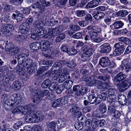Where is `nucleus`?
<instances>
[{
	"label": "nucleus",
	"instance_id": "4468645a",
	"mask_svg": "<svg viewBox=\"0 0 131 131\" xmlns=\"http://www.w3.org/2000/svg\"><path fill=\"white\" fill-rule=\"evenodd\" d=\"M127 75L122 72H120L114 78L113 80L116 82H119L126 78Z\"/></svg>",
	"mask_w": 131,
	"mask_h": 131
},
{
	"label": "nucleus",
	"instance_id": "f8f14e48",
	"mask_svg": "<svg viewBox=\"0 0 131 131\" xmlns=\"http://www.w3.org/2000/svg\"><path fill=\"white\" fill-rule=\"evenodd\" d=\"M34 105L30 103L27 105H26L24 106H21V112L23 113L24 114H26L29 112H30L33 111L32 108L34 107Z\"/></svg>",
	"mask_w": 131,
	"mask_h": 131
},
{
	"label": "nucleus",
	"instance_id": "e433bc0d",
	"mask_svg": "<svg viewBox=\"0 0 131 131\" xmlns=\"http://www.w3.org/2000/svg\"><path fill=\"white\" fill-rule=\"evenodd\" d=\"M99 110L102 114L105 113L107 111V107L106 105L104 103L100 104L98 106Z\"/></svg>",
	"mask_w": 131,
	"mask_h": 131
},
{
	"label": "nucleus",
	"instance_id": "3c124183",
	"mask_svg": "<svg viewBox=\"0 0 131 131\" xmlns=\"http://www.w3.org/2000/svg\"><path fill=\"white\" fill-rule=\"evenodd\" d=\"M48 66H43L40 68L37 71V73L38 74H40L43 72L48 68Z\"/></svg>",
	"mask_w": 131,
	"mask_h": 131
},
{
	"label": "nucleus",
	"instance_id": "b1692460",
	"mask_svg": "<svg viewBox=\"0 0 131 131\" xmlns=\"http://www.w3.org/2000/svg\"><path fill=\"white\" fill-rule=\"evenodd\" d=\"M99 4L98 0H93L88 3L86 6L88 8H93L97 6Z\"/></svg>",
	"mask_w": 131,
	"mask_h": 131
},
{
	"label": "nucleus",
	"instance_id": "4be33fe9",
	"mask_svg": "<svg viewBox=\"0 0 131 131\" xmlns=\"http://www.w3.org/2000/svg\"><path fill=\"white\" fill-rule=\"evenodd\" d=\"M127 63V62L125 61V59L122 62L121 65L119 66V67L113 71L112 74H115L120 71H122L124 69V68H125V65Z\"/></svg>",
	"mask_w": 131,
	"mask_h": 131
},
{
	"label": "nucleus",
	"instance_id": "39448f33",
	"mask_svg": "<svg viewBox=\"0 0 131 131\" xmlns=\"http://www.w3.org/2000/svg\"><path fill=\"white\" fill-rule=\"evenodd\" d=\"M107 96L106 93H102L101 94L97 95L96 97L93 94L91 95L88 97L89 103L93 104L96 102L98 104L101 103L102 100L105 101Z\"/></svg>",
	"mask_w": 131,
	"mask_h": 131
},
{
	"label": "nucleus",
	"instance_id": "7ed1b4c3",
	"mask_svg": "<svg viewBox=\"0 0 131 131\" xmlns=\"http://www.w3.org/2000/svg\"><path fill=\"white\" fill-rule=\"evenodd\" d=\"M44 118V116L41 114H37L34 111L28 114L25 118V121L28 123L39 122Z\"/></svg>",
	"mask_w": 131,
	"mask_h": 131
},
{
	"label": "nucleus",
	"instance_id": "e2e57ef3",
	"mask_svg": "<svg viewBox=\"0 0 131 131\" xmlns=\"http://www.w3.org/2000/svg\"><path fill=\"white\" fill-rule=\"evenodd\" d=\"M21 106H18L14 108L12 111L13 114H16L21 112Z\"/></svg>",
	"mask_w": 131,
	"mask_h": 131
},
{
	"label": "nucleus",
	"instance_id": "0eeeda50",
	"mask_svg": "<svg viewBox=\"0 0 131 131\" xmlns=\"http://www.w3.org/2000/svg\"><path fill=\"white\" fill-rule=\"evenodd\" d=\"M62 27L61 26L56 27L54 28H51L49 29L48 31V35L49 37V39L50 38V37L52 36H54L57 35L58 34L62 32ZM52 39L53 40L52 38Z\"/></svg>",
	"mask_w": 131,
	"mask_h": 131
},
{
	"label": "nucleus",
	"instance_id": "a18cd8bd",
	"mask_svg": "<svg viewBox=\"0 0 131 131\" xmlns=\"http://www.w3.org/2000/svg\"><path fill=\"white\" fill-rule=\"evenodd\" d=\"M65 35L64 34L61 33L56 38V41L57 42H59L63 40L65 38Z\"/></svg>",
	"mask_w": 131,
	"mask_h": 131
},
{
	"label": "nucleus",
	"instance_id": "c85d7f7f",
	"mask_svg": "<svg viewBox=\"0 0 131 131\" xmlns=\"http://www.w3.org/2000/svg\"><path fill=\"white\" fill-rule=\"evenodd\" d=\"M81 86L80 85H76L74 86L73 87V90L75 92L74 95L77 96L81 95Z\"/></svg>",
	"mask_w": 131,
	"mask_h": 131
},
{
	"label": "nucleus",
	"instance_id": "aec40b11",
	"mask_svg": "<svg viewBox=\"0 0 131 131\" xmlns=\"http://www.w3.org/2000/svg\"><path fill=\"white\" fill-rule=\"evenodd\" d=\"M34 5V6L32 5V7L33 8H35L36 7V8H38L40 12H39V13H43V12L45 11V5H42L41 4H40L39 2L35 3Z\"/></svg>",
	"mask_w": 131,
	"mask_h": 131
},
{
	"label": "nucleus",
	"instance_id": "37998d69",
	"mask_svg": "<svg viewBox=\"0 0 131 131\" xmlns=\"http://www.w3.org/2000/svg\"><path fill=\"white\" fill-rule=\"evenodd\" d=\"M43 24L42 21L40 19L36 20L34 22L33 26L37 28L42 27Z\"/></svg>",
	"mask_w": 131,
	"mask_h": 131
},
{
	"label": "nucleus",
	"instance_id": "052dcab7",
	"mask_svg": "<svg viewBox=\"0 0 131 131\" xmlns=\"http://www.w3.org/2000/svg\"><path fill=\"white\" fill-rule=\"evenodd\" d=\"M23 0H10L9 2L11 4L18 5L19 4H21L23 2Z\"/></svg>",
	"mask_w": 131,
	"mask_h": 131
},
{
	"label": "nucleus",
	"instance_id": "c03bdc74",
	"mask_svg": "<svg viewBox=\"0 0 131 131\" xmlns=\"http://www.w3.org/2000/svg\"><path fill=\"white\" fill-rule=\"evenodd\" d=\"M37 30L38 33V35L40 36L43 35L47 32L46 30L42 27L37 28Z\"/></svg>",
	"mask_w": 131,
	"mask_h": 131
},
{
	"label": "nucleus",
	"instance_id": "9d476101",
	"mask_svg": "<svg viewBox=\"0 0 131 131\" xmlns=\"http://www.w3.org/2000/svg\"><path fill=\"white\" fill-rule=\"evenodd\" d=\"M89 34L90 36L91 39L95 42L99 43L105 39L104 38L97 37L98 35L93 31Z\"/></svg>",
	"mask_w": 131,
	"mask_h": 131
},
{
	"label": "nucleus",
	"instance_id": "58836bf2",
	"mask_svg": "<svg viewBox=\"0 0 131 131\" xmlns=\"http://www.w3.org/2000/svg\"><path fill=\"white\" fill-rule=\"evenodd\" d=\"M125 60L127 63L125 65V71L126 72H128L131 70V61L129 62L128 59H125Z\"/></svg>",
	"mask_w": 131,
	"mask_h": 131
},
{
	"label": "nucleus",
	"instance_id": "5fc2aeb1",
	"mask_svg": "<svg viewBox=\"0 0 131 131\" xmlns=\"http://www.w3.org/2000/svg\"><path fill=\"white\" fill-rule=\"evenodd\" d=\"M74 126L75 128L78 130H81L83 127L82 123L76 122L74 124Z\"/></svg>",
	"mask_w": 131,
	"mask_h": 131
},
{
	"label": "nucleus",
	"instance_id": "6ab92c4d",
	"mask_svg": "<svg viewBox=\"0 0 131 131\" xmlns=\"http://www.w3.org/2000/svg\"><path fill=\"white\" fill-rule=\"evenodd\" d=\"M2 6L3 7V12L4 13H8L12 11L14 8L12 6L8 4L5 2H3Z\"/></svg>",
	"mask_w": 131,
	"mask_h": 131
},
{
	"label": "nucleus",
	"instance_id": "79ce46f5",
	"mask_svg": "<svg viewBox=\"0 0 131 131\" xmlns=\"http://www.w3.org/2000/svg\"><path fill=\"white\" fill-rule=\"evenodd\" d=\"M51 81L49 79L45 80L41 84V87L43 89L47 88L50 83Z\"/></svg>",
	"mask_w": 131,
	"mask_h": 131
},
{
	"label": "nucleus",
	"instance_id": "ea45409f",
	"mask_svg": "<svg viewBox=\"0 0 131 131\" xmlns=\"http://www.w3.org/2000/svg\"><path fill=\"white\" fill-rule=\"evenodd\" d=\"M107 99L108 101L110 102H116V96L115 95H108Z\"/></svg>",
	"mask_w": 131,
	"mask_h": 131
},
{
	"label": "nucleus",
	"instance_id": "13d9d810",
	"mask_svg": "<svg viewBox=\"0 0 131 131\" xmlns=\"http://www.w3.org/2000/svg\"><path fill=\"white\" fill-rule=\"evenodd\" d=\"M15 38L16 40L21 42L25 40V38L24 35H21L16 36Z\"/></svg>",
	"mask_w": 131,
	"mask_h": 131
},
{
	"label": "nucleus",
	"instance_id": "6e6552de",
	"mask_svg": "<svg viewBox=\"0 0 131 131\" xmlns=\"http://www.w3.org/2000/svg\"><path fill=\"white\" fill-rule=\"evenodd\" d=\"M131 85V79L130 78H127L125 80L122 81L119 87V90L121 92H123L127 89Z\"/></svg>",
	"mask_w": 131,
	"mask_h": 131
},
{
	"label": "nucleus",
	"instance_id": "cd10ccee",
	"mask_svg": "<svg viewBox=\"0 0 131 131\" xmlns=\"http://www.w3.org/2000/svg\"><path fill=\"white\" fill-rule=\"evenodd\" d=\"M65 60L66 62L65 66L72 69L76 66L75 63L74 62L73 60H71L70 58L66 59Z\"/></svg>",
	"mask_w": 131,
	"mask_h": 131
},
{
	"label": "nucleus",
	"instance_id": "2eb2a0df",
	"mask_svg": "<svg viewBox=\"0 0 131 131\" xmlns=\"http://www.w3.org/2000/svg\"><path fill=\"white\" fill-rule=\"evenodd\" d=\"M110 63V61L107 57H102L100 59L99 64L102 67H106L109 65Z\"/></svg>",
	"mask_w": 131,
	"mask_h": 131
},
{
	"label": "nucleus",
	"instance_id": "a878e982",
	"mask_svg": "<svg viewBox=\"0 0 131 131\" xmlns=\"http://www.w3.org/2000/svg\"><path fill=\"white\" fill-rule=\"evenodd\" d=\"M96 80H93L92 77H86L84 79L85 81L86 82V84L90 86H92L93 85L95 86L96 84L95 81Z\"/></svg>",
	"mask_w": 131,
	"mask_h": 131
},
{
	"label": "nucleus",
	"instance_id": "09e8293b",
	"mask_svg": "<svg viewBox=\"0 0 131 131\" xmlns=\"http://www.w3.org/2000/svg\"><path fill=\"white\" fill-rule=\"evenodd\" d=\"M16 13L17 15L16 19L18 22H20L22 20L23 18H25L23 14L21 13L18 11L16 12Z\"/></svg>",
	"mask_w": 131,
	"mask_h": 131
},
{
	"label": "nucleus",
	"instance_id": "5701e85b",
	"mask_svg": "<svg viewBox=\"0 0 131 131\" xmlns=\"http://www.w3.org/2000/svg\"><path fill=\"white\" fill-rule=\"evenodd\" d=\"M35 91L36 92V93L42 98L43 96L47 95L49 93V90L47 89L42 90L38 89L36 90Z\"/></svg>",
	"mask_w": 131,
	"mask_h": 131
},
{
	"label": "nucleus",
	"instance_id": "7c9ffc66",
	"mask_svg": "<svg viewBox=\"0 0 131 131\" xmlns=\"http://www.w3.org/2000/svg\"><path fill=\"white\" fill-rule=\"evenodd\" d=\"M127 11L126 10H122L114 13L116 16L125 17L128 14Z\"/></svg>",
	"mask_w": 131,
	"mask_h": 131
},
{
	"label": "nucleus",
	"instance_id": "4d7b16f0",
	"mask_svg": "<svg viewBox=\"0 0 131 131\" xmlns=\"http://www.w3.org/2000/svg\"><path fill=\"white\" fill-rule=\"evenodd\" d=\"M13 87L16 90H19L20 88L21 83L19 81H16L13 83Z\"/></svg>",
	"mask_w": 131,
	"mask_h": 131
},
{
	"label": "nucleus",
	"instance_id": "a211bd4d",
	"mask_svg": "<svg viewBox=\"0 0 131 131\" xmlns=\"http://www.w3.org/2000/svg\"><path fill=\"white\" fill-rule=\"evenodd\" d=\"M15 79V77L14 75L13 74V73L10 70V72L7 74L6 76V77L5 78L3 81V83H4V82L8 83L9 81H13Z\"/></svg>",
	"mask_w": 131,
	"mask_h": 131
},
{
	"label": "nucleus",
	"instance_id": "680f3d73",
	"mask_svg": "<svg viewBox=\"0 0 131 131\" xmlns=\"http://www.w3.org/2000/svg\"><path fill=\"white\" fill-rule=\"evenodd\" d=\"M106 93L107 95V94L109 95H115V94L116 93V90L114 89L111 88L108 89L107 91L105 92V93Z\"/></svg>",
	"mask_w": 131,
	"mask_h": 131
},
{
	"label": "nucleus",
	"instance_id": "c9c22d12",
	"mask_svg": "<svg viewBox=\"0 0 131 131\" xmlns=\"http://www.w3.org/2000/svg\"><path fill=\"white\" fill-rule=\"evenodd\" d=\"M34 93L35 94L34 96V98L33 100V102L34 103L37 104L41 101L42 98L36 93V92L35 90L34 91Z\"/></svg>",
	"mask_w": 131,
	"mask_h": 131
},
{
	"label": "nucleus",
	"instance_id": "c756f323",
	"mask_svg": "<svg viewBox=\"0 0 131 131\" xmlns=\"http://www.w3.org/2000/svg\"><path fill=\"white\" fill-rule=\"evenodd\" d=\"M56 123L53 121L51 122L48 123L47 125L48 131H56Z\"/></svg>",
	"mask_w": 131,
	"mask_h": 131
},
{
	"label": "nucleus",
	"instance_id": "774afa93",
	"mask_svg": "<svg viewBox=\"0 0 131 131\" xmlns=\"http://www.w3.org/2000/svg\"><path fill=\"white\" fill-rule=\"evenodd\" d=\"M94 51V50L93 48H89L84 52L88 55L90 56L93 54Z\"/></svg>",
	"mask_w": 131,
	"mask_h": 131
},
{
	"label": "nucleus",
	"instance_id": "bf43d9fd",
	"mask_svg": "<svg viewBox=\"0 0 131 131\" xmlns=\"http://www.w3.org/2000/svg\"><path fill=\"white\" fill-rule=\"evenodd\" d=\"M110 77L109 76H106L104 75L103 76H100L97 77V79L100 80H102L104 81H108Z\"/></svg>",
	"mask_w": 131,
	"mask_h": 131
},
{
	"label": "nucleus",
	"instance_id": "bb28decb",
	"mask_svg": "<svg viewBox=\"0 0 131 131\" xmlns=\"http://www.w3.org/2000/svg\"><path fill=\"white\" fill-rule=\"evenodd\" d=\"M118 101L122 105H123L126 104L127 102V100L125 96L122 94L119 95V96Z\"/></svg>",
	"mask_w": 131,
	"mask_h": 131
},
{
	"label": "nucleus",
	"instance_id": "864d4df0",
	"mask_svg": "<svg viewBox=\"0 0 131 131\" xmlns=\"http://www.w3.org/2000/svg\"><path fill=\"white\" fill-rule=\"evenodd\" d=\"M90 56L88 55L84 52L82 54L81 58V60L83 61H88L90 59Z\"/></svg>",
	"mask_w": 131,
	"mask_h": 131
},
{
	"label": "nucleus",
	"instance_id": "603ef678",
	"mask_svg": "<svg viewBox=\"0 0 131 131\" xmlns=\"http://www.w3.org/2000/svg\"><path fill=\"white\" fill-rule=\"evenodd\" d=\"M58 86L57 83L56 82H52L49 84V90L51 91H54Z\"/></svg>",
	"mask_w": 131,
	"mask_h": 131
},
{
	"label": "nucleus",
	"instance_id": "dca6fc26",
	"mask_svg": "<svg viewBox=\"0 0 131 131\" xmlns=\"http://www.w3.org/2000/svg\"><path fill=\"white\" fill-rule=\"evenodd\" d=\"M95 82L96 83L95 86H97L99 89H107L109 86L108 83L106 82H102L98 80H96Z\"/></svg>",
	"mask_w": 131,
	"mask_h": 131
},
{
	"label": "nucleus",
	"instance_id": "49530a36",
	"mask_svg": "<svg viewBox=\"0 0 131 131\" xmlns=\"http://www.w3.org/2000/svg\"><path fill=\"white\" fill-rule=\"evenodd\" d=\"M121 114L119 111L117 110L115 111L112 114L113 118L114 119H117L120 117Z\"/></svg>",
	"mask_w": 131,
	"mask_h": 131
},
{
	"label": "nucleus",
	"instance_id": "de8ad7c7",
	"mask_svg": "<svg viewBox=\"0 0 131 131\" xmlns=\"http://www.w3.org/2000/svg\"><path fill=\"white\" fill-rule=\"evenodd\" d=\"M67 74L64 73H62L60 75L59 81L60 83H62L67 79Z\"/></svg>",
	"mask_w": 131,
	"mask_h": 131
},
{
	"label": "nucleus",
	"instance_id": "f03ea898",
	"mask_svg": "<svg viewBox=\"0 0 131 131\" xmlns=\"http://www.w3.org/2000/svg\"><path fill=\"white\" fill-rule=\"evenodd\" d=\"M53 41L52 39H48L47 40L42 41L41 42H34L30 45V48L34 50H38L40 48L42 51L47 50L49 47L53 44Z\"/></svg>",
	"mask_w": 131,
	"mask_h": 131
},
{
	"label": "nucleus",
	"instance_id": "8fccbe9b",
	"mask_svg": "<svg viewBox=\"0 0 131 131\" xmlns=\"http://www.w3.org/2000/svg\"><path fill=\"white\" fill-rule=\"evenodd\" d=\"M60 100V98L55 101L54 102L52 103V106L53 107H55L61 105L62 104Z\"/></svg>",
	"mask_w": 131,
	"mask_h": 131
},
{
	"label": "nucleus",
	"instance_id": "0e129e2a",
	"mask_svg": "<svg viewBox=\"0 0 131 131\" xmlns=\"http://www.w3.org/2000/svg\"><path fill=\"white\" fill-rule=\"evenodd\" d=\"M68 96H65L62 97L61 99L60 98L62 104L65 105L68 103Z\"/></svg>",
	"mask_w": 131,
	"mask_h": 131
},
{
	"label": "nucleus",
	"instance_id": "6e6d98bb",
	"mask_svg": "<svg viewBox=\"0 0 131 131\" xmlns=\"http://www.w3.org/2000/svg\"><path fill=\"white\" fill-rule=\"evenodd\" d=\"M107 112L110 113H113L114 112L115 110V107L114 105H110L108 106V107Z\"/></svg>",
	"mask_w": 131,
	"mask_h": 131
},
{
	"label": "nucleus",
	"instance_id": "473e14b6",
	"mask_svg": "<svg viewBox=\"0 0 131 131\" xmlns=\"http://www.w3.org/2000/svg\"><path fill=\"white\" fill-rule=\"evenodd\" d=\"M118 40L126 45H129L131 43V41L129 39L126 37H119L118 38Z\"/></svg>",
	"mask_w": 131,
	"mask_h": 131
},
{
	"label": "nucleus",
	"instance_id": "f3484780",
	"mask_svg": "<svg viewBox=\"0 0 131 131\" xmlns=\"http://www.w3.org/2000/svg\"><path fill=\"white\" fill-rule=\"evenodd\" d=\"M29 30L28 25L26 23H24L21 25L19 27V30L21 34L27 33Z\"/></svg>",
	"mask_w": 131,
	"mask_h": 131
},
{
	"label": "nucleus",
	"instance_id": "a19ab883",
	"mask_svg": "<svg viewBox=\"0 0 131 131\" xmlns=\"http://www.w3.org/2000/svg\"><path fill=\"white\" fill-rule=\"evenodd\" d=\"M17 73L19 75H23L25 72V70L20 67L17 66L16 68Z\"/></svg>",
	"mask_w": 131,
	"mask_h": 131
},
{
	"label": "nucleus",
	"instance_id": "1a4fd4ad",
	"mask_svg": "<svg viewBox=\"0 0 131 131\" xmlns=\"http://www.w3.org/2000/svg\"><path fill=\"white\" fill-rule=\"evenodd\" d=\"M85 125L86 126L88 127V128H91V127L93 129H95L99 126V124L97 123V120H91L89 119L85 122Z\"/></svg>",
	"mask_w": 131,
	"mask_h": 131
},
{
	"label": "nucleus",
	"instance_id": "ddd939ff",
	"mask_svg": "<svg viewBox=\"0 0 131 131\" xmlns=\"http://www.w3.org/2000/svg\"><path fill=\"white\" fill-rule=\"evenodd\" d=\"M100 52L101 53H107L109 52L111 50V47L110 44L105 43L100 46Z\"/></svg>",
	"mask_w": 131,
	"mask_h": 131
},
{
	"label": "nucleus",
	"instance_id": "393cba45",
	"mask_svg": "<svg viewBox=\"0 0 131 131\" xmlns=\"http://www.w3.org/2000/svg\"><path fill=\"white\" fill-rule=\"evenodd\" d=\"M20 51L19 47L14 46L7 53L9 55L13 56L16 54Z\"/></svg>",
	"mask_w": 131,
	"mask_h": 131
},
{
	"label": "nucleus",
	"instance_id": "2f4dec72",
	"mask_svg": "<svg viewBox=\"0 0 131 131\" xmlns=\"http://www.w3.org/2000/svg\"><path fill=\"white\" fill-rule=\"evenodd\" d=\"M124 23L120 20L117 21L112 24L115 29H118L122 28L124 25Z\"/></svg>",
	"mask_w": 131,
	"mask_h": 131
},
{
	"label": "nucleus",
	"instance_id": "69168bd1",
	"mask_svg": "<svg viewBox=\"0 0 131 131\" xmlns=\"http://www.w3.org/2000/svg\"><path fill=\"white\" fill-rule=\"evenodd\" d=\"M64 87L62 85H60L57 87L56 90V92L58 93H61L62 91L64 89Z\"/></svg>",
	"mask_w": 131,
	"mask_h": 131
},
{
	"label": "nucleus",
	"instance_id": "72a5a7b5",
	"mask_svg": "<svg viewBox=\"0 0 131 131\" xmlns=\"http://www.w3.org/2000/svg\"><path fill=\"white\" fill-rule=\"evenodd\" d=\"M66 62L65 60H60L59 62L55 63L52 66V68L53 67H58L60 68H61L62 66H65Z\"/></svg>",
	"mask_w": 131,
	"mask_h": 131
},
{
	"label": "nucleus",
	"instance_id": "4c0bfd02",
	"mask_svg": "<svg viewBox=\"0 0 131 131\" xmlns=\"http://www.w3.org/2000/svg\"><path fill=\"white\" fill-rule=\"evenodd\" d=\"M73 83V82L72 80H67L62 85L64 86V89L65 88L66 89H69L71 87Z\"/></svg>",
	"mask_w": 131,
	"mask_h": 131
},
{
	"label": "nucleus",
	"instance_id": "f704fd0d",
	"mask_svg": "<svg viewBox=\"0 0 131 131\" xmlns=\"http://www.w3.org/2000/svg\"><path fill=\"white\" fill-rule=\"evenodd\" d=\"M37 67L36 64H33L26 68L27 69V71L29 74H31L35 72V70Z\"/></svg>",
	"mask_w": 131,
	"mask_h": 131
},
{
	"label": "nucleus",
	"instance_id": "f257e3e1",
	"mask_svg": "<svg viewBox=\"0 0 131 131\" xmlns=\"http://www.w3.org/2000/svg\"><path fill=\"white\" fill-rule=\"evenodd\" d=\"M22 100L21 95L14 94L8 98V100L6 102L4 107L6 109L10 110L14 107L20 105L22 103Z\"/></svg>",
	"mask_w": 131,
	"mask_h": 131
},
{
	"label": "nucleus",
	"instance_id": "412c9836",
	"mask_svg": "<svg viewBox=\"0 0 131 131\" xmlns=\"http://www.w3.org/2000/svg\"><path fill=\"white\" fill-rule=\"evenodd\" d=\"M3 45L5 48V51L8 53L14 47L13 44L11 42H9L8 41H3Z\"/></svg>",
	"mask_w": 131,
	"mask_h": 131
},
{
	"label": "nucleus",
	"instance_id": "9b49d317",
	"mask_svg": "<svg viewBox=\"0 0 131 131\" xmlns=\"http://www.w3.org/2000/svg\"><path fill=\"white\" fill-rule=\"evenodd\" d=\"M13 25L11 24H7L5 25L1 29V31L2 33L6 34H9L12 32L14 29Z\"/></svg>",
	"mask_w": 131,
	"mask_h": 131
},
{
	"label": "nucleus",
	"instance_id": "423d86ee",
	"mask_svg": "<svg viewBox=\"0 0 131 131\" xmlns=\"http://www.w3.org/2000/svg\"><path fill=\"white\" fill-rule=\"evenodd\" d=\"M114 47L115 49L113 52V54L114 56H118L122 54L125 49V45L122 42H119L115 44Z\"/></svg>",
	"mask_w": 131,
	"mask_h": 131
},
{
	"label": "nucleus",
	"instance_id": "20e7f679",
	"mask_svg": "<svg viewBox=\"0 0 131 131\" xmlns=\"http://www.w3.org/2000/svg\"><path fill=\"white\" fill-rule=\"evenodd\" d=\"M18 61L19 64H20L24 67L26 68L33 64L36 63L33 62L32 60L29 58H28L26 54H21L18 57Z\"/></svg>",
	"mask_w": 131,
	"mask_h": 131
},
{
	"label": "nucleus",
	"instance_id": "338daca9",
	"mask_svg": "<svg viewBox=\"0 0 131 131\" xmlns=\"http://www.w3.org/2000/svg\"><path fill=\"white\" fill-rule=\"evenodd\" d=\"M82 33L81 32H78L72 36V37L75 39H80L82 37Z\"/></svg>",
	"mask_w": 131,
	"mask_h": 131
}]
</instances>
